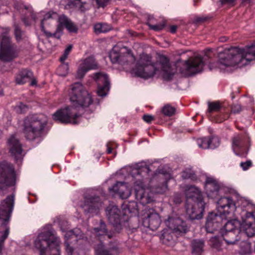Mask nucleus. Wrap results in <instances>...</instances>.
Returning <instances> with one entry per match:
<instances>
[{
	"instance_id": "nucleus-1",
	"label": "nucleus",
	"mask_w": 255,
	"mask_h": 255,
	"mask_svg": "<svg viewBox=\"0 0 255 255\" xmlns=\"http://www.w3.org/2000/svg\"><path fill=\"white\" fill-rule=\"evenodd\" d=\"M68 95L72 106L57 110L52 115V118L54 121L61 123L76 125L81 119L78 114V109L89 107L93 103V99L91 94L79 82L70 86Z\"/></svg>"
},
{
	"instance_id": "nucleus-2",
	"label": "nucleus",
	"mask_w": 255,
	"mask_h": 255,
	"mask_svg": "<svg viewBox=\"0 0 255 255\" xmlns=\"http://www.w3.org/2000/svg\"><path fill=\"white\" fill-rule=\"evenodd\" d=\"M237 207L235 202L229 196L220 198L217 202V210L223 215L240 216L243 220L241 227L250 235H255V216L253 214L254 205L245 198H241Z\"/></svg>"
},
{
	"instance_id": "nucleus-3",
	"label": "nucleus",
	"mask_w": 255,
	"mask_h": 255,
	"mask_svg": "<svg viewBox=\"0 0 255 255\" xmlns=\"http://www.w3.org/2000/svg\"><path fill=\"white\" fill-rule=\"evenodd\" d=\"M128 170L132 177L135 198L141 204L144 205L152 202L154 201L153 192L163 194L167 191V181L153 188L152 191L148 188H145L144 183L150 169L145 162L137 163L129 166Z\"/></svg>"
},
{
	"instance_id": "nucleus-4",
	"label": "nucleus",
	"mask_w": 255,
	"mask_h": 255,
	"mask_svg": "<svg viewBox=\"0 0 255 255\" xmlns=\"http://www.w3.org/2000/svg\"><path fill=\"white\" fill-rule=\"evenodd\" d=\"M160 67L163 72V77L167 80L171 79L174 74L171 71L169 59L164 55L158 57V62L153 64L149 55L142 53L140 55L136 66L131 70V73L135 76L144 79L152 77L156 72L159 71Z\"/></svg>"
},
{
	"instance_id": "nucleus-5",
	"label": "nucleus",
	"mask_w": 255,
	"mask_h": 255,
	"mask_svg": "<svg viewBox=\"0 0 255 255\" xmlns=\"http://www.w3.org/2000/svg\"><path fill=\"white\" fill-rule=\"evenodd\" d=\"M255 57V44L245 48L231 47L219 54L218 67L225 70L229 67H242Z\"/></svg>"
},
{
	"instance_id": "nucleus-6",
	"label": "nucleus",
	"mask_w": 255,
	"mask_h": 255,
	"mask_svg": "<svg viewBox=\"0 0 255 255\" xmlns=\"http://www.w3.org/2000/svg\"><path fill=\"white\" fill-rule=\"evenodd\" d=\"M217 212V214L211 213L208 216L206 223V230L208 233H212L219 230V233L224 236L225 233L235 231L237 233L243 232L249 237L254 236L249 235L245 229H242L241 226L243 224V219H242V222L236 219L229 221L225 223L223 228V223L227 220V216L230 215H223L220 214L218 211Z\"/></svg>"
},
{
	"instance_id": "nucleus-7",
	"label": "nucleus",
	"mask_w": 255,
	"mask_h": 255,
	"mask_svg": "<svg viewBox=\"0 0 255 255\" xmlns=\"http://www.w3.org/2000/svg\"><path fill=\"white\" fill-rule=\"evenodd\" d=\"M60 243L51 225H47L41 229L34 244L40 255H60Z\"/></svg>"
},
{
	"instance_id": "nucleus-8",
	"label": "nucleus",
	"mask_w": 255,
	"mask_h": 255,
	"mask_svg": "<svg viewBox=\"0 0 255 255\" xmlns=\"http://www.w3.org/2000/svg\"><path fill=\"white\" fill-rule=\"evenodd\" d=\"M186 197V213L191 220L202 218L205 209V202L201 190L194 186H187L185 190Z\"/></svg>"
},
{
	"instance_id": "nucleus-9",
	"label": "nucleus",
	"mask_w": 255,
	"mask_h": 255,
	"mask_svg": "<svg viewBox=\"0 0 255 255\" xmlns=\"http://www.w3.org/2000/svg\"><path fill=\"white\" fill-rule=\"evenodd\" d=\"M164 223L167 228L163 230L160 240L163 244L167 246H173L176 238L185 234L188 231L189 228L186 223L180 218L168 216Z\"/></svg>"
},
{
	"instance_id": "nucleus-10",
	"label": "nucleus",
	"mask_w": 255,
	"mask_h": 255,
	"mask_svg": "<svg viewBox=\"0 0 255 255\" xmlns=\"http://www.w3.org/2000/svg\"><path fill=\"white\" fill-rule=\"evenodd\" d=\"M14 196V194L7 196L0 205V219L3 221L0 226V255H2L4 241L9 234L8 222L13 209Z\"/></svg>"
},
{
	"instance_id": "nucleus-11",
	"label": "nucleus",
	"mask_w": 255,
	"mask_h": 255,
	"mask_svg": "<svg viewBox=\"0 0 255 255\" xmlns=\"http://www.w3.org/2000/svg\"><path fill=\"white\" fill-rule=\"evenodd\" d=\"M47 119L42 114L29 115L23 121V132L26 138L33 140L39 136L46 125Z\"/></svg>"
},
{
	"instance_id": "nucleus-12",
	"label": "nucleus",
	"mask_w": 255,
	"mask_h": 255,
	"mask_svg": "<svg viewBox=\"0 0 255 255\" xmlns=\"http://www.w3.org/2000/svg\"><path fill=\"white\" fill-rule=\"evenodd\" d=\"M65 237L67 240L69 238H71L76 240L77 243V246L73 249L70 246L67 241H66V251L68 255H85V249L88 245L89 242L87 241V238L84 237L80 229L76 228L67 232Z\"/></svg>"
},
{
	"instance_id": "nucleus-13",
	"label": "nucleus",
	"mask_w": 255,
	"mask_h": 255,
	"mask_svg": "<svg viewBox=\"0 0 255 255\" xmlns=\"http://www.w3.org/2000/svg\"><path fill=\"white\" fill-rule=\"evenodd\" d=\"M9 30V28H2V34L0 36V60L3 61H11L16 56L15 49L11 43L10 39L8 36Z\"/></svg>"
},
{
	"instance_id": "nucleus-14",
	"label": "nucleus",
	"mask_w": 255,
	"mask_h": 255,
	"mask_svg": "<svg viewBox=\"0 0 255 255\" xmlns=\"http://www.w3.org/2000/svg\"><path fill=\"white\" fill-rule=\"evenodd\" d=\"M15 172L13 165L6 162H0V189L4 190L7 187L15 184Z\"/></svg>"
},
{
	"instance_id": "nucleus-15",
	"label": "nucleus",
	"mask_w": 255,
	"mask_h": 255,
	"mask_svg": "<svg viewBox=\"0 0 255 255\" xmlns=\"http://www.w3.org/2000/svg\"><path fill=\"white\" fill-rule=\"evenodd\" d=\"M204 66L203 58L197 56L193 58L183 61L182 66L180 68V72L185 76H191L201 72Z\"/></svg>"
},
{
	"instance_id": "nucleus-16",
	"label": "nucleus",
	"mask_w": 255,
	"mask_h": 255,
	"mask_svg": "<svg viewBox=\"0 0 255 255\" xmlns=\"http://www.w3.org/2000/svg\"><path fill=\"white\" fill-rule=\"evenodd\" d=\"M161 220L159 214L153 209L146 210L142 216V224L152 231L156 230L160 226Z\"/></svg>"
},
{
	"instance_id": "nucleus-17",
	"label": "nucleus",
	"mask_w": 255,
	"mask_h": 255,
	"mask_svg": "<svg viewBox=\"0 0 255 255\" xmlns=\"http://www.w3.org/2000/svg\"><path fill=\"white\" fill-rule=\"evenodd\" d=\"M103 202L99 197L85 196L83 202H81L80 206L86 214H97L103 207Z\"/></svg>"
},
{
	"instance_id": "nucleus-18",
	"label": "nucleus",
	"mask_w": 255,
	"mask_h": 255,
	"mask_svg": "<svg viewBox=\"0 0 255 255\" xmlns=\"http://www.w3.org/2000/svg\"><path fill=\"white\" fill-rule=\"evenodd\" d=\"M223 187V184L214 177H206L205 190L208 198L214 199L218 197Z\"/></svg>"
},
{
	"instance_id": "nucleus-19",
	"label": "nucleus",
	"mask_w": 255,
	"mask_h": 255,
	"mask_svg": "<svg viewBox=\"0 0 255 255\" xmlns=\"http://www.w3.org/2000/svg\"><path fill=\"white\" fill-rule=\"evenodd\" d=\"M7 146L11 155L16 162H21L24 154L22 145L14 135L10 136L7 140Z\"/></svg>"
},
{
	"instance_id": "nucleus-20",
	"label": "nucleus",
	"mask_w": 255,
	"mask_h": 255,
	"mask_svg": "<svg viewBox=\"0 0 255 255\" xmlns=\"http://www.w3.org/2000/svg\"><path fill=\"white\" fill-rule=\"evenodd\" d=\"M249 141L247 135H236L232 138V146L234 152L240 156H246L248 153L247 142Z\"/></svg>"
},
{
	"instance_id": "nucleus-21",
	"label": "nucleus",
	"mask_w": 255,
	"mask_h": 255,
	"mask_svg": "<svg viewBox=\"0 0 255 255\" xmlns=\"http://www.w3.org/2000/svg\"><path fill=\"white\" fill-rule=\"evenodd\" d=\"M106 212L110 223L117 232H119L122 229L121 223L123 222L120 210L117 206L110 205L107 208Z\"/></svg>"
},
{
	"instance_id": "nucleus-22",
	"label": "nucleus",
	"mask_w": 255,
	"mask_h": 255,
	"mask_svg": "<svg viewBox=\"0 0 255 255\" xmlns=\"http://www.w3.org/2000/svg\"><path fill=\"white\" fill-rule=\"evenodd\" d=\"M109 57L113 63H119L121 64H128L129 62L135 61V57L129 53L122 55L120 48L118 46L113 47L109 54Z\"/></svg>"
},
{
	"instance_id": "nucleus-23",
	"label": "nucleus",
	"mask_w": 255,
	"mask_h": 255,
	"mask_svg": "<svg viewBox=\"0 0 255 255\" xmlns=\"http://www.w3.org/2000/svg\"><path fill=\"white\" fill-rule=\"evenodd\" d=\"M94 78L98 84L97 94L99 96H106L110 89V81L108 75L104 73H97Z\"/></svg>"
},
{
	"instance_id": "nucleus-24",
	"label": "nucleus",
	"mask_w": 255,
	"mask_h": 255,
	"mask_svg": "<svg viewBox=\"0 0 255 255\" xmlns=\"http://www.w3.org/2000/svg\"><path fill=\"white\" fill-rule=\"evenodd\" d=\"M79 62L77 72V77L78 78H82L88 71L98 68L97 63L93 56L82 59Z\"/></svg>"
},
{
	"instance_id": "nucleus-25",
	"label": "nucleus",
	"mask_w": 255,
	"mask_h": 255,
	"mask_svg": "<svg viewBox=\"0 0 255 255\" xmlns=\"http://www.w3.org/2000/svg\"><path fill=\"white\" fill-rule=\"evenodd\" d=\"M109 190L110 193L118 194L123 199H127L131 193V187L127 183L122 182H117Z\"/></svg>"
},
{
	"instance_id": "nucleus-26",
	"label": "nucleus",
	"mask_w": 255,
	"mask_h": 255,
	"mask_svg": "<svg viewBox=\"0 0 255 255\" xmlns=\"http://www.w3.org/2000/svg\"><path fill=\"white\" fill-rule=\"evenodd\" d=\"M96 255H118L119 250L116 243H111L108 246H105L102 242L95 247Z\"/></svg>"
},
{
	"instance_id": "nucleus-27",
	"label": "nucleus",
	"mask_w": 255,
	"mask_h": 255,
	"mask_svg": "<svg viewBox=\"0 0 255 255\" xmlns=\"http://www.w3.org/2000/svg\"><path fill=\"white\" fill-rule=\"evenodd\" d=\"M33 74L30 71L26 69L21 70L15 76V82L18 85L24 84L30 80Z\"/></svg>"
},
{
	"instance_id": "nucleus-28",
	"label": "nucleus",
	"mask_w": 255,
	"mask_h": 255,
	"mask_svg": "<svg viewBox=\"0 0 255 255\" xmlns=\"http://www.w3.org/2000/svg\"><path fill=\"white\" fill-rule=\"evenodd\" d=\"M59 22L62 26H64L70 32H76L78 28L76 25L71 22L65 15H61L59 17Z\"/></svg>"
},
{
	"instance_id": "nucleus-29",
	"label": "nucleus",
	"mask_w": 255,
	"mask_h": 255,
	"mask_svg": "<svg viewBox=\"0 0 255 255\" xmlns=\"http://www.w3.org/2000/svg\"><path fill=\"white\" fill-rule=\"evenodd\" d=\"M123 208L124 210L123 216L125 218L124 220L125 221L128 220L129 218L128 216V213H132L137 210V204L134 201L129 202L128 205H123Z\"/></svg>"
},
{
	"instance_id": "nucleus-30",
	"label": "nucleus",
	"mask_w": 255,
	"mask_h": 255,
	"mask_svg": "<svg viewBox=\"0 0 255 255\" xmlns=\"http://www.w3.org/2000/svg\"><path fill=\"white\" fill-rule=\"evenodd\" d=\"M93 234L99 239L102 236L104 237H107L109 239L112 237L110 234H107L106 224L102 221L100 222L99 227H96L93 229Z\"/></svg>"
},
{
	"instance_id": "nucleus-31",
	"label": "nucleus",
	"mask_w": 255,
	"mask_h": 255,
	"mask_svg": "<svg viewBox=\"0 0 255 255\" xmlns=\"http://www.w3.org/2000/svg\"><path fill=\"white\" fill-rule=\"evenodd\" d=\"M242 233H237L235 231L234 232H229L228 233H224V236H222L223 238V240L227 243L228 244H234L235 243L236 241L239 240L237 234H242Z\"/></svg>"
},
{
	"instance_id": "nucleus-32",
	"label": "nucleus",
	"mask_w": 255,
	"mask_h": 255,
	"mask_svg": "<svg viewBox=\"0 0 255 255\" xmlns=\"http://www.w3.org/2000/svg\"><path fill=\"white\" fill-rule=\"evenodd\" d=\"M193 252L199 254L203 251L204 242L202 240H195L192 242Z\"/></svg>"
},
{
	"instance_id": "nucleus-33",
	"label": "nucleus",
	"mask_w": 255,
	"mask_h": 255,
	"mask_svg": "<svg viewBox=\"0 0 255 255\" xmlns=\"http://www.w3.org/2000/svg\"><path fill=\"white\" fill-rule=\"evenodd\" d=\"M71 4L78 7L81 11H85L89 8L88 0H73Z\"/></svg>"
},
{
	"instance_id": "nucleus-34",
	"label": "nucleus",
	"mask_w": 255,
	"mask_h": 255,
	"mask_svg": "<svg viewBox=\"0 0 255 255\" xmlns=\"http://www.w3.org/2000/svg\"><path fill=\"white\" fill-rule=\"evenodd\" d=\"M94 29L97 34L106 33L111 29V26L106 23H97L95 24Z\"/></svg>"
},
{
	"instance_id": "nucleus-35",
	"label": "nucleus",
	"mask_w": 255,
	"mask_h": 255,
	"mask_svg": "<svg viewBox=\"0 0 255 255\" xmlns=\"http://www.w3.org/2000/svg\"><path fill=\"white\" fill-rule=\"evenodd\" d=\"M223 239L222 234L221 236H215L210 238V245L217 250H219L222 244V240Z\"/></svg>"
},
{
	"instance_id": "nucleus-36",
	"label": "nucleus",
	"mask_w": 255,
	"mask_h": 255,
	"mask_svg": "<svg viewBox=\"0 0 255 255\" xmlns=\"http://www.w3.org/2000/svg\"><path fill=\"white\" fill-rule=\"evenodd\" d=\"M63 63L58 68L57 73L61 76H66L69 71V65L67 63L62 62Z\"/></svg>"
},
{
	"instance_id": "nucleus-37",
	"label": "nucleus",
	"mask_w": 255,
	"mask_h": 255,
	"mask_svg": "<svg viewBox=\"0 0 255 255\" xmlns=\"http://www.w3.org/2000/svg\"><path fill=\"white\" fill-rule=\"evenodd\" d=\"M197 143L198 146L203 149L210 148L209 137H202L197 139Z\"/></svg>"
},
{
	"instance_id": "nucleus-38",
	"label": "nucleus",
	"mask_w": 255,
	"mask_h": 255,
	"mask_svg": "<svg viewBox=\"0 0 255 255\" xmlns=\"http://www.w3.org/2000/svg\"><path fill=\"white\" fill-rule=\"evenodd\" d=\"M175 109L170 105H165L162 109V113L166 116L170 117L174 114Z\"/></svg>"
},
{
	"instance_id": "nucleus-39",
	"label": "nucleus",
	"mask_w": 255,
	"mask_h": 255,
	"mask_svg": "<svg viewBox=\"0 0 255 255\" xmlns=\"http://www.w3.org/2000/svg\"><path fill=\"white\" fill-rule=\"evenodd\" d=\"M182 177L184 179H190L193 181L196 180V176L195 174V173L191 169H187L184 171L182 172Z\"/></svg>"
},
{
	"instance_id": "nucleus-40",
	"label": "nucleus",
	"mask_w": 255,
	"mask_h": 255,
	"mask_svg": "<svg viewBox=\"0 0 255 255\" xmlns=\"http://www.w3.org/2000/svg\"><path fill=\"white\" fill-rule=\"evenodd\" d=\"M220 109L221 105L218 102H212L208 103V112L209 113L219 111Z\"/></svg>"
},
{
	"instance_id": "nucleus-41",
	"label": "nucleus",
	"mask_w": 255,
	"mask_h": 255,
	"mask_svg": "<svg viewBox=\"0 0 255 255\" xmlns=\"http://www.w3.org/2000/svg\"><path fill=\"white\" fill-rule=\"evenodd\" d=\"M243 245L241 247V249L243 254H247L250 253L251 249V244L248 242L243 243Z\"/></svg>"
},
{
	"instance_id": "nucleus-42",
	"label": "nucleus",
	"mask_w": 255,
	"mask_h": 255,
	"mask_svg": "<svg viewBox=\"0 0 255 255\" xmlns=\"http://www.w3.org/2000/svg\"><path fill=\"white\" fill-rule=\"evenodd\" d=\"M210 144H211L210 148H215L218 147L220 144V140L218 137L213 136L209 137Z\"/></svg>"
},
{
	"instance_id": "nucleus-43",
	"label": "nucleus",
	"mask_w": 255,
	"mask_h": 255,
	"mask_svg": "<svg viewBox=\"0 0 255 255\" xmlns=\"http://www.w3.org/2000/svg\"><path fill=\"white\" fill-rule=\"evenodd\" d=\"M14 34L17 41H19L22 39V32L17 24H14Z\"/></svg>"
},
{
	"instance_id": "nucleus-44",
	"label": "nucleus",
	"mask_w": 255,
	"mask_h": 255,
	"mask_svg": "<svg viewBox=\"0 0 255 255\" xmlns=\"http://www.w3.org/2000/svg\"><path fill=\"white\" fill-rule=\"evenodd\" d=\"M28 107L26 105L22 103H20L15 107V110L17 113H23L27 111Z\"/></svg>"
},
{
	"instance_id": "nucleus-45",
	"label": "nucleus",
	"mask_w": 255,
	"mask_h": 255,
	"mask_svg": "<svg viewBox=\"0 0 255 255\" xmlns=\"http://www.w3.org/2000/svg\"><path fill=\"white\" fill-rule=\"evenodd\" d=\"M147 24L150 28V29L154 30L155 31H159L162 30L164 27V24H152L148 21Z\"/></svg>"
},
{
	"instance_id": "nucleus-46",
	"label": "nucleus",
	"mask_w": 255,
	"mask_h": 255,
	"mask_svg": "<svg viewBox=\"0 0 255 255\" xmlns=\"http://www.w3.org/2000/svg\"><path fill=\"white\" fill-rule=\"evenodd\" d=\"M72 46L71 45H70L65 50L63 55L60 58V60L61 62H64V61L67 59L70 52L72 49Z\"/></svg>"
},
{
	"instance_id": "nucleus-47",
	"label": "nucleus",
	"mask_w": 255,
	"mask_h": 255,
	"mask_svg": "<svg viewBox=\"0 0 255 255\" xmlns=\"http://www.w3.org/2000/svg\"><path fill=\"white\" fill-rule=\"evenodd\" d=\"M24 7L25 9L28 10V15L30 16V18L33 20L35 19V15L33 12V10L31 5H24Z\"/></svg>"
},
{
	"instance_id": "nucleus-48",
	"label": "nucleus",
	"mask_w": 255,
	"mask_h": 255,
	"mask_svg": "<svg viewBox=\"0 0 255 255\" xmlns=\"http://www.w3.org/2000/svg\"><path fill=\"white\" fill-rule=\"evenodd\" d=\"M106 145L107 147V153L109 154L111 153L113 149L117 146L115 142L112 141L108 142Z\"/></svg>"
},
{
	"instance_id": "nucleus-49",
	"label": "nucleus",
	"mask_w": 255,
	"mask_h": 255,
	"mask_svg": "<svg viewBox=\"0 0 255 255\" xmlns=\"http://www.w3.org/2000/svg\"><path fill=\"white\" fill-rule=\"evenodd\" d=\"M182 195L179 193L174 194L173 201L176 204H180L182 202Z\"/></svg>"
},
{
	"instance_id": "nucleus-50",
	"label": "nucleus",
	"mask_w": 255,
	"mask_h": 255,
	"mask_svg": "<svg viewBox=\"0 0 255 255\" xmlns=\"http://www.w3.org/2000/svg\"><path fill=\"white\" fill-rule=\"evenodd\" d=\"M241 106L240 105H234L231 108V112L234 114H238L241 111Z\"/></svg>"
},
{
	"instance_id": "nucleus-51",
	"label": "nucleus",
	"mask_w": 255,
	"mask_h": 255,
	"mask_svg": "<svg viewBox=\"0 0 255 255\" xmlns=\"http://www.w3.org/2000/svg\"><path fill=\"white\" fill-rule=\"evenodd\" d=\"M240 165L244 170H246L252 166V162L251 161H247L245 162H241Z\"/></svg>"
},
{
	"instance_id": "nucleus-52",
	"label": "nucleus",
	"mask_w": 255,
	"mask_h": 255,
	"mask_svg": "<svg viewBox=\"0 0 255 255\" xmlns=\"http://www.w3.org/2000/svg\"><path fill=\"white\" fill-rule=\"evenodd\" d=\"M99 7H105L106 6L109 0H95Z\"/></svg>"
},
{
	"instance_id": "nucleus-53",
	"label": "nucleus",
	"mask_w": 255,
	"mask_h": 255,
	"mask_svg": "<svg viewBox=\"0 0 255 255\" xmlns=\"http://www.w3.org/2000/svg\"><path fill=\"white\" fill-rule=\"evenodd\" d=\"M143 120L146 123H150L154 120V117L151 115H145L142 117Z\"/></svg>"
},
{
	"instance_id": "nucleus-54",
	"label": "nucleus",
	"mask_w": 255,
	"mask_h": 255,
	"mask_svg": "<svg viewBox=\"0 0 255 255\" xmlns=\"http://www.w3.org/2000/svg\"><path fill=\"white\" fill-rule=\"evenodd\" d=\"M51 16H52L50 12L47 13L45 14L44 19L41 21V28L42 30H44V20L46 19L51 18Z\"/></svg>"
},
{
	"instance_id": "nucleus-55",
	"label": "nucleus",
	"mask_w": 255,
	"mask_h": 255,
	"mask_svg": "<svg viewBox=\"0 0 255 255\" xmlns=\"http://www.w3.org/2000/svg\"><path fill=\"white\" fill-rule=\"evenodd\" d=\"M177 29V26L176 25H171L170 27V31L173 33H175Z\"/></svg>"
},
{
	"instance_id": "nucleus-56",
	"label": "nucleus",
	"mask_w": 255,
	"mask_h": 255,
	"mask_svg": "<svg viewBox=\"0 0 255 255\" xmlns=\"http://www.w3.org/2000/svg\"><path fill=\"white\" fill-rule=\"evenodd\" d=\"M23 21L26 25H29L30 24V22L26 17L23 18Z\"/></svg>"
},
{
	"instance_id": "nucleus-57",
	"label": "nucleus",
	"mask_w": 255,
	"mask_h": 255,
	"mask_svg": "<svg viewBox=\"0 0 255 255\" xmlns=\"http://www.w3.org/2000/svg\"><path fill=\"white\" fill-rule=\"evenodd\" d=\"M222 3H232L235 0H220Z\"/></svg>"
},
{
	"instance_id": "nucleus-58",
	"label": "nucleus",
	"mask_w": 255,
	"mask_h": 255,
	"mask_svg": "<svg viewBox=\"0 0 255 255\" xmlns=\"http://www.w3.org/2000/svg\"><path fill=\"white\" fill-rule=\"evenodd\" d=\"M36 84H37V81H36V80L35 79H32V80H31V82H30V85L31 86H35V85H36Z\"/></svg>"
},
{
	"instance_id": "nucleus-59",
	"label": "nucleus",
	"mask_w": 255,
	"mask_h": 255,
	"mask_svg": "<svg viewBox=\"0 0 255 255\" xmlns=\"http://www.w3.org/2000/svg\"><path fill=\"white\" fill-rule=\"evenodd\" d=\"M226 39L225 38H224V37H223V38H221L220 39V41H222V42H223V41H226Z\"/></svg>"
},
{
	"instance_id": "nucleus-60",
	"label": "nucleus",
	"mask_w": 255,
	"mask_h": 255,
	"mask_svg": "<svg viewBox=\"0 0 255 255\" xmlns=\"http://www.w3.org/2000/svg\"><path fill=\"white\" fill-rule=\"evenodd\" d=\"M244 2H250L251 0H242Z\"/></svg>"
},
{
	"instance_id": "nucleus-61",
	"label": "nucleus",
	"mask_w": 255,
	"mask_h": 255,
	"mask_svg": "<svg viewBox=\"0 0 255 255\" xmlns=\"http://www.w3.org/2000/svg\"><path fill=\"white\" fill-rule=\"evenodd\" d=\"M55 35H56V34H55V33H54V34H50V36H55Z\"/></svg>"
},
{
	"instance_id": "nucleus-62",
	"label": "nucleus",
	"mask_w": 255,
	"mask_h": 255,
	"mask_svg": "<svg viewBox=\"0 0 255 255\" xmlns=\"http://www.w3.org/2000/svg\"><path fill=\"white\" fill-rule=\"evenodd\" d=\"M47 35L50 36V34L48 35V34H47Z\"/></svg>"
}]
</instances>
